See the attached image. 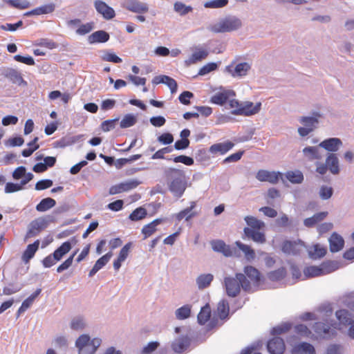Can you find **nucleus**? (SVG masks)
I'll list each match as a JSON object with an SVG mask.
<instances>
[{"label": "nucleus", "mask_w": 354, "mask_h": 354, "mask_svg": "<svg viewBox=\"0 0 354 354\" xmlns=\"http://www.w3.org/2000/svg\"><path fill=\"white\" fill-rule=\"evenodd\" d=\"M168 180V188L173 196L178 199L183 196L187 187V180L183 170L169 167L165 170Z\"/></svg>", "instance_id": "nucleus-1"}, {"label": "nucleus", "mask_w": 354, "mask_h": 354, "mask_svg": "<svg viewBox=\"0 0 354 354\" xmlns=\"http://www.w3.org/2000/svg\"><path fill=\"white\" fill-rule=\"evenodd\" d=\"M52 221V216L39 217L30 222L25 239H29L38 235L43 230L47 227L49 222Z\"/></svg>", "instance_id": "nucleus-2"}, {"label": "nucleus", "mask_w": 354, "mask_h": 354, "mask_svg": "<svg viewBox=\"0 0 354 354\" xmlns=\"http://www.w3.org/2000/svg\"><path fill=\"white\" fill-rule=\"evenodd\" d=\"M241 19L233 16L225 18L217 26L215 27V31L217 32H231L238 30L241 27Z\"/></svg>", "instance_id": "nucleus-3"}, {"label": "nucleus", "mask_w": 354, "mask_h": 354, "mask_svg": "<svg viewBox=\"0 0 354 354\" xmlns=\"http://www.w3.org/2000/svg\"><path fill=\"white\" fill-rule=\"evenodd\" d=\"M261 106V102H257L255 105L251 102H241V106L238 109H233L231 114L234 115L250 116L257 113Z\"/></svg>", "instance_id": "nucleus-4"}, {"label": "nucleus", "mask_w": 354, "mask_h": 354, "mask_svg": "<svg viewBox=\"0 0 354 354\" xmlns=\"http://www.w3.org/2000/svg\"><path fill=\"white\" fill-rule=\"evenodd\" d=\"M225 292L230 297H236L240 293V286L236 274L234 277H226L224 278Z\"/></svg>", "instance_id": "nucleus-5"}, {"label": "nucleus", "mask_w": 354, "mask_h": 354, "mask_svg": "<svg viewBox=\"0 0 354 354\" xmlns=\"http://www.w3.org/2000/svg\"><path fill=\"white\" fill-rule=\"evenodd\" d=\"M302 245H304V242L300 239L297 241L286 240L281 244V251L288 255H298L300 254Z\"/></svg>", "instance_id": "nucleus-6"}, {"label": "nucleus", "mask_w": 354, "mask_h": 354, "mask_svg": "<svg viewBox=\"0 0 354 354\" xmlns=\"http://www.w3.org/2000/svg\"><path fill=\"white\" fill-rule=\"evenodd\" d=\"M250 69V65L247 62L239 63L234 67V63L227 66L225 71L230 74L233 77L245 76Z\"/></svg>", "instance_id": "nucleus-7"}, {"label": "nucleus", "mask_w": 354, "mask_h": 354, "mask_svg": "<svg viewBox=\"0 0 354 354\" xmlns=\"http://www.w3.org/2000/svg\"><path fill=\"white\" fill-rule=\"evenodd\" d=\"M266 346L270 354H283L286 349L284 340L279 337H274L269 339Z\"/></svg>", "instance_id": "nucleus-8"}, {"label": "nucleus", "mask_w": 354, "mask_h": 354, "mask_svg": "<svg viewBox=\"0 0 354 354\" xmlns=\"http://www.w3.org/2000/svg\"><path fill=\"white\" fill-rule=\"evenodd\" d=\"M256 178L261 182H268L272 184H276L279 182V178H282V174L280 171H270L260 169L257 173Z\"/></svg>", "instance_id": "nucleus-9"}, {"label": "nucleus", "mask_w": 354, "mask_h": 354, "mask_svg": "<svg viewBox=\"0 0 354 354\" xmlns=\"http://www.w3.org/2000/svg\"><path fill=\"white\" fill-rule=\"evenodd\" d=\"M236 93L232 89H224L222 91L216 93L210 98V102L214 104L223 106L225 104L231 97H234Z\"/></svg>", "instance_id": "nucleus-10"}, {"label": "nucleus", "mask_w": 354, "mask_h": 354, "mask_svg": "<svg viewBox=\"0 0 354 354\" xmlns=\"http://www.w3.org/2000/svg\"><path fill=\"white\" fill-rule=\"evenodd\" d=\"M94 7L96 11L106 20L112 19L115 16V10L103 1H95Z\"/></svg>", "instance_id": "nucleus-11"}, {"label": "nucleus", "mask_w": 354, "mask_h": 354, "mask_svg": "<svg viewBox=\"0 0 354 354\" xmlns=\"http://www.w3.org/2000/svg\"><path fill=\"white\" fill-rule=\"evenodd\" d=\"M211 245L214 252H220L226 257H232L234 252H236L235 248H231L230 245H227L223 240L212 241Z\"/></svg>", "instance_id": "nucleus-12"}, {"label": "nucleus", "mask_w": 354, "mask_h": 354, "mask_svg": "<svg viewBox=\"0 0 354 354\" xmlns=\"http://www.w3.org/2000/svg\"><path fill=\"white\" fill-rule=\"evenodd\" d=\"M343 143L340 138L334 137L324 139L319 144V147L330 153H335L340 149Z\"/></svg>", "instance_id": "nucleus-13"}, {"label": "nucleus", "mask_w": 354, "mask_h": 354, "mask_svg": "<svg viewBox=\"0 0 354 354\" xmlns=\"http://www.w3.org/2000/svg\"><path fill=\"white\" fill-rule=\"evenodd\" d=\"M234 146V144L230 140L224 142H218L211 145L209 148V152L212 155H225Z\"/></svg>", "instance_id": "nucleus-14"}, {"label": "nucleus", "mask_w": 354, "mask_h": 354, "mask_svg": "<svg viewBox=\"0 0 354 354\" xmlns=\"http://www.w3.org/2000/svg\"><path fill=\"white\" fill-rule=\"evenodd\" d=\"M259 230H260L250 229V227H245L243 229V239L252 240L257 243H264L266 241V235Z\"/></svg>", "instance_id": "nucleus-15"}, {"label": "nucleus", "mask_w": 354, "mask_h": 354, "mask_svg": "<svg viewBox=\"0 0 354 354\" xmlns=\"http://www.w3.org/2000/svg\"><path fill=\"white\" fill-rule=\"evenodd\" d=\"M244 274L254 281V284L257 286H260L265 281L264 277L261 274L260 272L252 266H245Z\"/></svg>", "instance_id": "nucleus-16"}, {"label": "nucleus", "mask_w": 354, "mask_h": 354, "mask_svg": "<svg viewBox=\"0 0 354 354\" xmlns=\"http://www.w3.org/2000/svg\"><path fill=\"white\" fill-rule=\"evenodd\" d=\"M5 77L9 80L12 84L19 86H26L27 82L23 79L21 73L14 68H7L3 72Z\"/></svg>", "instance_id": "nucleus-17"}, {"label": "nucleus", "mask_w": 354, "mask_h": 354, "mask_svg": "<svg viewBox=\"0 0 354 354\" xmlns=\"http://www.w3.org/2000/svg\"><path fill=\"white\" fill-rule=\"evenodd\" d=\"M330 251L333 253L337 252L343 249L344 246V240L343 237L333 232L328 239Z\"/></svg>", "instance_id": "nucleus-18"}, {"label": "nucleus", "mask_w": 354, "mask_h": 354, "mask_svg": "<svg viewBox=\"0 0 354 354\" xmlns=\"http://www.w3.org/2000/svg\"><path fill=\"white\" fill-rule=\"evenodd\" d=\"M190 343V338L187 335H183L172 342L171 348L174 352L180 353L185 351L189 346Z\"/></svg>", "instance_id": "nucleus-19"}, {"label": "nucleus", "mask_w": 354, "mask_h": 354, "mask_svg": "<svg viewBox=\"0 0 354 354\" xmlns=\"http://www.w3.org/2000/svg\"><path fill=\"white\" fill-rule=\"evenodd\" d=\"M55 10V4L54 3H50L48 4L42 5L39 7H37L32 10L26 12L24 13V16L30 17L32 15H41L50 14L53 12Z\"/></svg>", "instance_id": "nucleus-20"}, {"label": "nucleus", "mask_w": 354, "mask_h": 354, "mask_svg": "<svg viewBox=\"0 0 354 354\" xmlns=\"http://www.w3.org/2000/svg\"><path fill=\"white\" fill-rule=\"evenodd\" d=\"M326 165L328 170L334 175L339 173V162L337 156L335 153H328L326 158Z\"/></svg>", "instance_id": "nucleus-21"}, {"label": "nucleus", "mask_w": 354, "mask_h": 354, "mask_svg": "<svg viewBox=\"0 0 354 354\" xmlns=\"http://www.w3.org/2000/svg\"><path fill=\"white\" fill-rule=\"evenodd\" d=\"M335 316L339 321V324L343 326H350L354 323L353 315L348 310L340 309L335 312Z\"/></svg>", "instance_id": "nucleus-22"}, {"label": "nucleus", "mask_w": 354, "mask_h": 354, "mask_svg": "<svg viewBox=\"0 0 354 354\" xmlns=\"http://www.w3.org/2000/svg\"><path fill=\"white\" fill-rule=\"evenodd\" d=\"M196 201L190 202V206L179 212L176 215V219L178 221H180L183 218H185V221H188L191 218L195 217L197 215V212L192 210L196 207Z\"/></svg>", "instance_id": "nucleus-23"}, {"label": "nucleus", "mask_w": 354, "mask_h": 354, "mask_svg": "<svg viewBox=\"0 0 354 354\" xmlns=\"http://www.w3.org/2000/svg\"><path fill=\"white\" fill-rule=\"evenodd\" d=\"M110 35L105 30H97L88 37V42L90 44L96 43H105L109 40Z\"/></svg>", "instance_id": "nucleus-24"}, {"label": "nucleus", "mask_w": 354, "mask_h": 354, "mask_svg": "<svg viewBox=\"0 0 354 354\" xmlns=\"http://www.w3.org/2000/svg\"><path fill=\"white\" fill-rule=\"evenodd\" d=\"M292 353L295 354H315V347L310 343L303 342L297 344L292 348Z\"/></svg>", "instance_id": "nucleus-25"}, {"label": "nucleus", "mask_w": 354, "mask_h": 354, "mask_svg": "<svg viewBox=\"0 0 354 354\" xmlns=\"http://www.w3.org/2000/svg\"><path fill=\"white\" fill-rule=\"evenodd\" d=\"M313 329L316 334L320 336H330L335 333L328 324L321 322H315L313 326Z\"/></svg>", "instance_id": "nucleus-26"}, {"label": "nucleus", "mask_w": 354, "mask_h": 354, "mask_svg": "<svg viewBox=\"0 0 354 354\" xmlns=\"http://www.w3.org/2000/svg\"><path fill=\"white\" fill-rule=\"evenodd\" d=\"M41 292V289L37 288L31 295H30L22 302L21 306L19 307L17 312V318H18L21 314L24 313L28 308H30L35 299L40 295Z\"/></svg>", "instance_id": "nucleus-27"}, {"label": "nucleus", "mask_w": 354, "mask_h": 354, "mask_svg": "<svg viewBox=\"0 0 354 354\" xmlns=\"http://www.w3.org/2000/svg\"><path fill=\"white\" fill-rule=\"evenodd\" d=\"M39 240H36L33 243L28 245L26 249L22 254V261L27 263L32 259L39 249Z\"/></svg>", "instance_id": "nucleus-28"}, {"label": "nucleus", "mask_w": 354, "mask_h": 354, "mask_svg": "<svg viewBox=\"0 0 354 354\" xmlns=\"http://www.w3.org/2000/svg\"><path fill=\"white\" fill-rule=\"evenodd\" d=\"M101 344L102 339L98 337H95L91 339L90 344L79 349V354H95Z\"/></svg>", "instance_id": "nucleus-29"}, {"label": "nucleus", "mask_w": 354, "mask_h": 354, "mask_svg": "<svg viewBox=\"0 0 354 354\" xmlns=\"http://www.w3.org/2000/svg\"><path fill=\"white\" fill-rule=\"evenodd\" d=\"M328 214V212L315 213L311 217L305 218L304 225L307 227H313L318 223L322 221L327 216Z\"/></svg>", "instance_id": "nucleus-30"}, {"label": "nucleus", "mask_w": 354, "mask_h": 354, "mask_svg": "<svg viewBox=\"0 0 354 354\" xmlns=\"http://www.w3.org/2000/svg\"><path fill=\"white\" fill-rule=\"evenodd\" d=\"M313 116H303L299 119V122L306 127L317 128L319 124L318 118L321 117L319 112H313Z\"/></svg>", "instance_id": "nucleus-31"}, {"label": "nucleus", "mask_w": 354, "mask_h": 354, "mask_svg": "<svg viewBox=\"0 0 354 354\" xmlns=\"http://www.w3.org/2000/svg\"><path fill=\"white\" fill-rule=\"evenodd\" d=\"M213 280L214 275L212 274H201L196 278V283L199 290H203L208 288Z\"/></svg>", "instance_id": "nucleus-32"}, {"label": "nucleus", "mask_w": 354, "mask_h": 354, "mask_svg": "<svg viewBox=\"0 0 354 354\" xmlns=\"http://www.w3.org/2000/svg\"><path fill=\"white\" fill-rule=\"evenodd\" d=\"M318 147H306L302 149V153L305 158L309 161L321 159L322 156L319 151Z\"/></svg>", "instance_id": "nucleus-33"}, {"label": "nucleus", "mask_w": 354, "mask_h": 354, "mask_svg": "<svg viewBox=\"0 0 354 354\" xmlns=\"http://www.w3.org/2000/svg\"><path fill=\"white\" fill-rule=\"evenodd\" d=\"M133 189V180H129L128 182L121 183L118 185H113L110 187L109 193L110 195L118 194L126 191H129Z\"/></svg>", "instance_id": "nucleus-34"}, {"label": "nucleus", "mask_w": 354, "mask_h": 354, "mask_svg": "<svg viewBox=\"0 0 354 354\" xmlns=\"http://www.w3.org/2000/svg\"><path fill=\"white\" fill-rule=\"evenodd\" d=\"M209 53L206 50H200L194 52L187 59L185 60V65L189 66L192 64H195L205 59Z\"/></svg>", "instance_id": "nucleus-35"}, {"label": "nucleus", "mask_w": 354, "mask_h": 354, "mask_svg": "<svg viewBox=\"0 0 354 354\" xmlns=\"http://www.w3.org/2000/svg\"><path fill=\"white\" fill-rule=\"evenodd\" d=\"M72 248V244L69 241L64 242L59 247H58L54 252L55 260L60 261L62 257L66 254Z\"/></svg>", "instance_id": "nucleus-36"}, {"label": "nucleus", "mask_w": 354, "mask_h": 354, "mask_svg": "<svg viewBox=\"0 0 354 354\" xmlns=\"http://www.w3.org/2000/svg\"><path fill=\"white\" fill-rule=\"evenodd\" d=\"M326 248L316 243L313 245V248L308 250V255L310 259L316 260L324 257L326 254Z\"/></svg>", "instance_id": "nucleus-37"}, {"label": "nucleus", "mask_w": 354, "mask_h": 354, "mask_svg": "<svg viewBox=\"0 0 354 354\" xmlns=\"http://www.w3.org/2000/svg\"><path fill=\"white\" fill-rule=\"evenodd\" d=\"M87 326L85 317L82 315L74 317L71 322L70 327L73 330H84Z\"/></svg>", "instance_id": "nucleus-38"}, {"label": "nucleus", "mask_w": 354, "mask_h": 354, "mask_svg": "<svg viewBox=\"0 0 354 354\" xmlns=\"http://www.w3.org/2000/svg\"><path fill=\"white\" fill-rule=\"evenodd\" d=\"M321 266L324 275L338 270L340 267V263L335 260H328L322 262Z\"/></svg>", "instance_id": "nucleus-39"}, {"label": "nucleus", "mask_w": 354, "mask_h": 354, "mask_svg": "<svg viewBox=\"0 0 354 354\" xmlns=\"http://www.w3.org/2000/svg\"><path fill=\"white\" fill-rule=\"evenodd\" d=\"M235 243L239 249L244 253L245 257L248 261H251L254 259L256 256L255 252L250 245L244 244L239 241H236Z\"/></svg>", "instance_id": "nucleus-40"}, {"label": "nucleus", "mask_w": 354, "mask_h": 354, "mask_svg": "<svg viewBox=\"0 0 354 354\" xmlns=\"http://www.w3.org/2000/svg\"><path fill=\"white\" fill-rule=\"evenodd\" d=\"M286 178L293 184H300L304 179L303 173L299 170L287 171L286 173Z\"/></svg>", "instance_id": "nucleus-41"}, {"label": "nucleus", "mask_w": 354, "mask_h": 354, "mask_svg": "<svg viewBox=\"0 0 354 354\" xmlns=\"http://www.w3.org/2000/svg\"><path fill=\"white\" fill-rule=\"evenodd\" d=\"M56 205V201L50 197L42 199L37 205L36 210L39 212H46Z\"/></svg>", "instance_id": "nucleus-42"}, {"label": "nucleus", "mask_w": 354, "mask_h": 354, "mask_svg": "<svg viewBox=\"0 0 354 354\" xmlns=\"http://www.w3.org/2000/svg\"><path fill=\"white\" fill-rule=\"evenodd\" d=\"M211 308L208 304L203 306L199 312L197 319L200 325H204L210 318Z\"/></svg>", "instance_id": "nucleus-43"}, {"label": "nucleus", "mask_w": 354, "mask_h": 354, "mask_svg": "<svg viewBox=\"0 0 354 354\" xmlns=\"http://www.w3.org/2000/svg\"><path fill=\"white\" fill-rule=\"evenodd\" d=\"M286 274V269L284 267H281L277 270L269 272L268 278L272 281H279L283 279Z\"/></svg>", "instance_id": "nucleus-44"}, {"label": "nucleus", "mask_w": 354, "mask_h": 354, "mask_svg": "<svg viewBox=\"0 0 354 354\" xmlns=\"http://www.w3.org/2000/svg\"><path fill=\"white\" fill-rule=\"evenodd\" d=\"M304 274L306 278L315 277L324 275L321 265L310 266L304 269Z\"/></svg>", "instance_id": "nucleus-45"}, {"label": "nucleus", "mask_w": 354, "mask_h": 354, "mask_svg": "<svg viewBox=\"0 0 354 354\" xmlns=\"http://www.w3.org/2000/svg\"><path fill=\"white\" fill-rule=\"evenodd\" d=\"M218 313L221 319H225L228 317L230 307L229 303L226 299H222L218 304Z\"/></svg>", "instance_id": "nucleus-46"}, {"label": "nucleus", "mask_w": 354, "mask_h": 354, "mask_svg": "<svg viewBox=\"0 0 354 354\" xmlns=\"http://www.w3.org/2000/svg\"><path fill=\"white\" fill-rule=\"evenodd\" d=\"M244 220L250 229L261 230L265 226L262 221L252 216H247L244 218Z\"/></svg>", "instance_id": "nucleus-47"}, {"label": "nucleus", "mask_w": 354, "mask_h": 354, "mask_svg": "<svg viewBox=\"0 0 354 354\" xmlns=\"http://www.w3.org/2000/svg\"><path fill=\"white\" fill-rule=\"evenodd\" d=\"M174 10L180 16H185L193 10L191 6H187L183 2L176 1L174 5Z\"/></svg>", "instance_id": "nucleus-48"}, {"label": "nucleus", "mask_w": 354, "mask_h": 354, "mask_svg": "<svg viewBox=\"0 0 354 354\" xmlns=\"http://www.w3.org/2000/svg\"><path fill=\"white\" fill-rule=\"evenodd\" d=\"M292 327V324L290 322H285L280 325L273 327L270 333L272 335H277L288 332Z\"/></svg>", "instance_id": "nucleus-49"}, {"label": "nucleus", "mask_w": 354, "mask_h": 354, "mask_svg": "<svg viewBox=\"0 0 354 354\" xmlns=\"http://www.w3.org/2000/svg\"><path fill=\"white\" fill-rule=\"evenodd\" d=\"M3 1L13 8L21 10L28 8L30 6V2L27 0H3Z\"/></svg>", "instance_id": "nucleus-50"}, {"label": "nucleus", "mask_w": 354, "mask_h": 354, "mask_svg": "<svg viewBox=\"0 0 354 354\" xmlns=\"http://www.w3.org/2000/svg\"><path fill=\"white\" fill-rule=\"evenodd\" d=\"M334 192L332 187L322 185L319 188V196L322 200L326 201L330 199Z\"/></svg>", "instance_id": "nucleus-51"}, {"label": "nucleus", "mask_w": 354, "mask_h": 354, "mask_svg": "<svg viewBox=\"0 0 354 354\" xmlns=\"http://www.w3.org/2000/svg\"><path fill=\"white\" fill-rule=\"evenodd\" d=\"M191 308L189 305H184L176 310V317L178 319H185L190 316Z\"/></svg>", "instance_id": "nucleus-52"}, {"label": "nucleus", "mask_w": 354, "mask_h": 354, "mask_svg": "<svg viewBox=\"0 0 354 354\" xmlns=\"http://www.w3.org/2000/svg\"><path fill=\"white\" fill-rule=\"evenodd\" d=\"M237 279L239 280L240 289L242 288L245 292H250L251 284L246 276L243 273H236Z\"/></svg>", "instance_id": "nucleus-53"}, {"label": "nucleus", "mask_w": 354, "mask_h": 354, "mask_svg": "<svg viewBox=\"0 0 354 354\" xmlns=\"http://www.w3.org/2000/svg\"><path fill=\"white\" fill-rule=\"evenodd\" d=\"M218 64L216 62H209L201 67L198 73V75L203 76L212 71L217 70Z\"/></svg>", "instance_id": "nucleus-54"}, {"label": "nucleus", "mask_w": 354, "mask_h": 354, "mask_svg": "<svg viewBox=\"0 0 354 354\" xmlns=\"http://www.w3.org/2000/svg\"><path fill=\"white\" fill-rule=\"evenodd\" d=\"M101 58L103 61L113 62L114 64H119L122 61L117 55L108 50L104 51Z\"/></svg>", "instance_id": "nucleus-55"}, {"label": "nucleus", "mask_w": 354, "mask_h": 354, "mask_svg": "<svg viewBox=\"0 0 354 354\" xmlns=\"http://www.w3.org/2000/svg\"><path fill=\"white\" fill-rule=\"evenodd\" d=\"M23 288V285L10 283L3 288L2 295H10L19 292Z\"/></svg>", "instance_id": "nucleus-56"}, {"label": "nucleus", "mask_w": 354, "mask_h": 354, "mask_svg": "<svg viewBox=\"0 0 354 354\" xmlns=\"http://www.w3.org/2000/svg\"><path fill=\"white\" fill-rule=\"evenodd\" d=\"M171 160L174 162H176V163L180 162L187 166H191V165H194V160L192 157L187 156L185 155H180V156H174V158H171Z\"/></svg>", "instance_id": "nucleus-57"}, {"label": "nucleus", "mask_w": 354, "mask_h": 354, "mask_svg": "<svg viewBox=\"0 0 354 354\" xmlns=\"http://www.w3.org/2000/svg\"><path fill=\"white\" fill-rule=\"evenodd\" d=\"M209 153V149L207 150L205 148L198 149L195 153V158L198 162H205L210 158Z\"/></svg>", "instance_id": "nucleus-58"}, {"label": "nucleus", "mask_w": 354, "mask_h": 354, "mask_svg": "<svg viewBox=\"0 0 354 354\" xmlns=\"http://www.w3.org/2000/svg\"><path fill=\"white\" fill-rule=\"evenodd\" d=\"M228 0H211L205 3L204 6L207 8H221L226 6Z\"/></svg>", "instance_id": "nucleus-59"}, {"label": "nucleus", "mask_w": 354, "mask_h": 354, "mask_svg": "<svg viewBox=\"0 0 354 354\" xmlns=\"http://www.w3.org/2000/svg\"><path fill=\"white\" fill-rule=\"evenodd\" d=\"M162 84L167 85L169 88L172 94L176 93L178 90V84L174 78L165 75Z\"/></svg>", "instance_id": "nucleus-60"}, {"label": "nucleus", "mask_w": 354, "mask_h": 354, "mask_svg": "<svg viewBox=\"0 0 354 354\" xmlns=\"http://www.w3.org/2000/svg\"><path fill=\"white\" fill-rule=\"evenodd\" d=\"M111 257L112 253L111 252L106 253V254L103 255L102 257L98 259L93 266L95 267L96 269L100 270L109 261Z\"/></svg>", "instance_id": "nucleus-61"}, {"label": "nucleus", "mask_w": 354, "mask_h": 354, "mask_svg": "<svg viewBox=\"0 0 354 354\" xmlns=\"http://www.w3.org/2000/svg\"><path fill=\"white\" fill-rule=\"evenodd\" d=\"M93 28V22H88L84 24H81L76 30V33L80 35H84L87 33H89Z\"/></svg>", "instance_id": "nucleus-62"}, {"label": "nucleus", "mask_w": 354, "mask_h": 354, "mask_svg": "<svg viewBox=\"0 0 354 354\" xmlns=\"http://www.w3.org/2000/svg\"><path fill=\"white\" fill-rule=\"evenodd\" d=\"M194 93L189 91L182 92L178 96L180 102L184 105L190 104V100L194 97Z\"/></svg>", "instance_id": "nucleus-63"}, {"label": "nucleus", "mask_w": 354, "mask_h": 354, "mask_svg": "<svg viewBox=\"0 0 354 354\" xmlns=\"http://www.w3.org/2000/svg\"><path fill=\"white\" fill-rule=\"evenodd\" d=\"M157 140L164 145H167L174 142V136L171 133L166 132L159 136Z\"/></svg>", "instance_id": "nucleus-64"}]
</instances>
